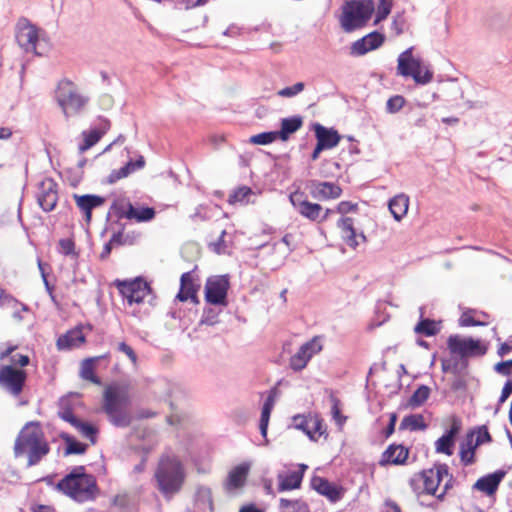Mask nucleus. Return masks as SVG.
I'll list each match as a JSON object with an SVG mask.
<instances>
[{
    "label": "nucleus",
    "instance_id": "28",
    "mask_svg": "<svg viewBox=\"0 0 512 512\" xmlns=\"http://www.w3.org/2000/svg\"><path fill=\"white\" fill-rule=\"evenodd\" d=\"M145 166V159L142 155H139L136 160L130 159L124 166H122L120 169L113 170L108 178L107 183L113 184L117 182L120 179L128 177L133 172L140 170L144 168Z\"/></svg>",
    "mask_w": 512,
    "mask_h": 512
},
{
    "label": "nucleus",
    "instance_id": "2",
    "mask_svg": "<svg viewBox=\"0 0 512 512\" xmlns=\"http://www.w3.org/2000/svg\"><path fill=\"white\" fill-rule=\"evenodd\" d=\"M154 478L159 492L166 499H171L181 491L186 473L183 464L175 455L164 454L159 459Z\"/></svg>",
    "mask_w": 512,
    "mask_h": 512
},
{
    "label": "nucleus",
    "instance_id": "32",
    "mask_svg": "<svg viewBox=\"0 0 512 512\" xmlns=\"http://www.w3.org/2000/svg\"><path fill=\"white\" fill-rule=\"evenodd\" d=\"M128 215L127 219L135 220L137 222H148L154 219L155 210L152 207H135L130 201L127 200Z\"/></svg>",
    "mask_w": 512,
    "mask_h": 512
},
{
    "label": "nucleus",
    "instance_id": "46",
    "mask_svg": "<svg viewBox=\"0 0 512 512\" xmlns=\"http://www.w3.org/2000/svg\"><path fill=\"white\" fill-rule=\"evenodd\" d=\"M128 213V205L126 200H114L107 214V219L114 214L118 219L126 218Z\"/></svg>",
    "mask_w": 512,
    "mask_h": 512
},
{
    "label": "nucleus",
    "instance_id": "44",
    "mask_svg": "<svg viewBox=\"0 0 512 512\" xmlns=\"http://www.w3.org/2000/svg\"><path fill=\"white\" fill-rule=\"evenodd\" d=\"M196 502L200 505L213 509V499L211 489L207 486H199L196 491Z\"/></svg>",
    "mask_w": 512,
    "mask_h": 512
},
{
    "label": "nucleus",
    "instance_id": "11",
    "mask_svg": "<svg viewBox=\"0 0 512 512\" xmlns=\"http://www.w3.org/2000/svg\"><path fill=\"white\" fill-rule=\"evenodd\" d=\"M57 101L66 117L70 113H78L88 102V98L80 95L70 82L61 84L57 92Z\"/></svg>",
    "mask_w": 512,
    "mask_h": 512
},
{
    "label": "nucleus",
    "instance_id": "17",
    "mask_svg": "<svg viewBox=\"0 0 512 512\" xmlns=\"http://www.w3.org/2000/svg\"><path fill=\"white\" fill-rule=\"evenodd\" d=\"M311 489L318 494L326 497L331 503L340 501L345 493V489L327 478L314 475L310 480Z\"/></svg>",
    "mask_w": 512,
    "mask_h": 512
},
{
    "label": "nucleus",
    "instance_id": "31",
    "mask_svg": "<svg viewBox=\"0 0 512 512\" xmlns=\"http://www.w3.org/2000/svg\"><path fill=\"white\" fill-rule=\"evenodd\" d=\"M389 210L396 221H400L408 211L409 197L405 194H399L389 200Z\"/></svg>",
    "mask_w": 512,
    "mask_h": 512
},
{
    "label": "nucleus",
    "instance_id": "1",
    "mask_svg": "<svg viewBox=\"0 0 512 512\" xmlns=\"http://www.w3.org/2000/svg\"><path fill=\"white\" fill-rule=\"evenodd\" d=\"M50 452V446L45 438L44 431L39 421L27 422L19 431L13 447L15 458L25 457L27 467H32Z\"/></svg>",
    "mask_w": 512,
    "mask_h": 512
},
{
    "label": "nucleus",
    "instance_id": "9",
    "mask_svg": "<svg viewBox=\"0 0 512 512\" xmlns=\"http://www.w3.org/2000/svg\"><path fill=\"white\" fill-rule=\"evenodd\" d=\"M15 37L18 45L26 53H34L40 55L37 52V42L39 40L38 28L31 23V21L25 17L18 19L15 26Z\"/></svg>",
    "mask_w": 512,
    "mask_h": 512
},
{
    "label": "nucleus",
    "instance_id": "55",
    "mask_svg": "<svg viewBox=\"0 0 512 512\" xmlns=\"http://www.w3.org/2000/svg\"><path fill=\"white\" fill-rule=\"evenodd\" d=\"M337 213L346 215L348 213H355L358 211V204L351 201H341L336 206Z\"/></svg>",
    "mask_w": 512,
    "mask_h": 512
},
{
    "label": "nucleus",
    "instance_id": "43",
    "mask_svg": "<svg viewBox=\"0 0 512 512\" xmlns=\"http://www.w3.org/2000/svg\"><path fill=\"white\" fill-rule=\"evenodd\" d=\"M280 139L277 131H267L251 136L250 143L255 145H268Z\"/></svg>",
    "mask_w": 512,
    "mask_h": 512
},
{
    "label": "nucleus",
    "instance_id": "20",
    "mask_svg": "<svg viewBox=\"0 0 512 512\" xmlns=\"http://www.w3.org/2000/svg\"><path fill=\"white\" fill-rule=\"evenodd\" d=\"M506 476V471L496 470L493 473H489L480 477L473 485V489L485 493L487 496L494 495L502 480Z\"/></svg>",
    "mask_w": 512,
    "mask_h": 512
},
{
    "label": "nucleus",
    "instance_id": "13",
    "mask_svg": "<svg viewBox=\"0 0 512 512\" xmlns=\"http://www.w3.org/2000/svg\"><path fill=\"white\" fill-rule=\"evenodd\" d=\"M289 201L302 217L313 222L320 220L323 207L318 203L308 201L304 192L299 190L292 192L289 195Z\"/></svg>",
    "mask_w": 512,
    "mask_h": 512
},
{
    "label": "nucleus",
    "instance_id": "45",
    "mask_svg": "<svg viewBox=\"0 0 512 512\" xmlns=\"http://www.w3.org/2000/svg\"><path fill=\"white\" fill-rule=\"evenodd\" d=\"M59 405H60V410L58 411L59 418L62 419L63 421L68 422L69 424H71L74 427L80 419L75 416L71 407L66 406V401L64 399L60 400Z\"/></svg>",
    "mask_w": 512,
    "mask_h": 512
},
{
    "label": "nucleus",
    "instance_id": "50",
    "mask_svg": "<svg viewBox=\"0 0 512 512\" xmlns=\"http://www.w3.org/2000/svg\"><path fill=\"white\" fill-rule=\"evenodd\" d=\"M405 102L406 100L402 95H394L387 100L386 111L390 114L397 113L403 108Z\"/></svg>",
    "mask_w": 512,
    "mask_h": 512
},
{
    "label": "nucleus",
    "instance_id": "35",
    "mask_svg": "<svg viewBox=\"0 0 512 512\" xmlns=\"http://www.w3.org/2000/svg\"><path fill=\"white\" fill-rule=\"evenodd\" d=\"M427 424L422 414H410L405 416L399 426V430L409 429L411 431L425 430Z\"/></svg>",
    "mask_w": 512,
    "mask_h": 512
},
{
    "label": "nucleus",
    "instance_id": "26",
    "mask_svg": "<svg viewBox=\"0 0 512 512\" xmlns=\"http://www.w3.org/2000/svg\"><path fill=\"white\" fill-rule=\"evenodd\" d=\"M250 471V463L243 462L237 466H235L233 469L230 470L228 473L226 482H225V488L227 490H236L239 488H242L247 480V477L249 475Z\"/></svg>",
    "mask_w": 512,
    "mask_h": 512
},
{
    "label": "nucleus",
    "instance_id": "57",
    "mask_svg": "<svg viewBox=\"0 0 512 512\" xmlns=\"http://www.w3.org/2000/svg\"><path fill=\"white\" fill-rule=\"evenodd\" d=\"M512 369V359L507 361H500L494 365V370L498 374L509 376L511 374Z\"/></svg>",
    "mask_w": 512,
    "mask_h": 512
},
{
    "label": "nucleus",
    "instance_id": "47",
    "mask_svg": "<svg viewBox=\"0 0 512 512\" xmlns=\"http://www.w3.org/2000/svg\"><path fill=\"white\" fill-rule=\"evenodd\" d=\"M454 445L455 441L443 434L435 442L436 452L451 456L453 454Z\"/></svg>",
    "mask_w": 512,
    "mask_h": 512
},
{
    "label": "nucleus",
    "instance_id": "39",
    "mask_svg": "<svg viewBox=\"0 0 512 512\" xmlns=\"http://www.w3.org/2000/svg\"><path fill=\"white\" fill-rule=\"evenodd\" d=\"M74 428H76L84 437L89 439L92 444L97 442V435L99 430L95 425L83 420H79Z\"/></svg>",
    "mask_w": 512,
    "mask_h": 512
},
{
    "label": "nucleus",
    "instance_id": "37",
    "mask_svg": "<svg viewBox=\"0 0 512 512\" xmlns=\"http://www.w3.org/2000/svg\"><path fill=\"white\" fill-rule=\"evenodd\" d=\"M310 423H311L310 417H306L301 414L295 415L292 418V427L293 428H295L297 430H301L308 436V438L310 440L316 441L317 438H316V436H314V433L310 428Z\"/></svg>",
    "mask_w": 512,
    "mask_h": 512
},
{
    "label": "nucleus",
    "instance_id": "51",
    "mask_svg": "<svg viewBox=\"0 0 512 512\" xmlns=\"http://www.w3.org/2000/svg\"><path fill=\"white\" fill-rule=\"evenodd\" d=\"M472 430H475V435H477L475 439V446L492 442V436L486 425L475 427Z\"/></svg>",
    "mask_w": 512,
    "mask_h": 512
},
{
    "label": "nucleus",
    "instance_id": "54",
    "mask_svg": "<svg viewBox=\"0 0 512 512\" xmlns=\"http://www.w3.org/2000/svg\"><path fill=\"white\" fill-rule=\"evenodd\" d=\"M304 87L305 84L303 82H297L292 86H287L278 91V95L281 97L290 98L302 92L304 90Z\"/></svg>",
    "mask_w": 512,
    "mask_h": 512
},
{
    "label": "nucleus",
    "instance_id": "3",
    "mask_svg": "<svg viewBox=\"0 0 512 512\" xmlns=\"http://www.w3.org/2000/svg\"><path fill=\"white\" fill-rule=\"evenodd\" d=\"M56 489L78 502L94 500L99 492L95 476L84 466H75L56 485Z\"/></svg>",
    "mask_w": 512,
    "mask_h": 512
},
{
    "label": "nucleus",
    "instance_id": "6",
    "mask_svg": "<svg viewBox=\"0 0 512 512\" xmlns=\"http://www.w3.org/2000/svg\"><path fill=\"white\" fill-rule=\"evenodd\" d=\"M413 47L403 51L397 59V74L405 78L411 77L416 84L426 85L433 79V72L423 69L422 60L413 56Z\"/></svg>",
    "mask_w": 512,
    "mask_h": 512
},
{
    "label": "nucleus",
    "instance_id": "22",
    "mask_svg": "<svg viewBox=\"0 0 512 512\" xmlns=\"http://www.w3.org/2000/svg\"><path fill=\"white\" fill-rule=\"evenodd\" d=\"M408 455V448L404 447L401 444H390L382 453L379 465H402L406 462Z\"/></svg>",
    "mask_w": 512,
    "mask_h": 512
},
{
    "label": "nucleus",
    "instance_id": "30",
    "mask_svg": "<svg viewBox=\"0 0 512 512\" xmlns=\"http://www.w3.org/2000/svg\"><path fill=\"white\" fill-rule=\"evenodd\" d=\"M424 308H420V319L414 327V332L426 337H432L439 333L440 327L435 320L424 317Z\"/></svg>",
    "mask_w": 512,
    "mask_h": 512
},
{
    "label": "nucleus",
    "instance_id": "18",
    "mask_svg": "<svg viewBox=\"0 0 512 512\" xmlns=\"http://www.w3.org/2000/svg\"><path fill=\"white\" fill-rule=\"evenodd\" d=\"M321 349L322 345L317 337H314L310 341L304 343L297 353L290 358V368L296 372L301 371L306 367L312 356L320 352Z\"/></svg>",
    "mask_w": 512,
    "mask_h": 512
},
{
    "label": "nucleus",
    "instance_id": "16",
    "mask_svg": "<svg viewBox=\"0 0 512 512\" xmlns=\"http://www.w3.org/2000/svg\"><path fill=\"white\" fill-rule=\"evenodd\" d=\"M418 481L423 483V492L436 495L438 487L444 476L448 475V465L445 463L436 464L434 468L423 470Z\"/></svg>",
    "mask_w": 512,
    "mask_h": 512
},
{
    "label": "nucleus",
    "instance_id": "52",
    "mask_svg": "<svg viewBox=\"0 0 512 512\" xmlns=\"http://www.w3.org/2000/svg\"><path fill=\"white\" fill-rule=\"evenodd\" d=\"M59 251L65 256L72 255L77 257L78 254L75 252V242L71 238H64L59 240Z\"/></svg>",
    "mask_w": 512,
    "mask_h": 512
},
{
    "label": "nucleus",
    "instance_id": "4",
    "mask_svg": "<svg viewBox=\"0 0 512 512\" xmlns=\"http://www.w3.org/2000/svg\"><path fill=\"white\" fill-rule=\"evenodd\" d=\"M128 397L117 387L109 386L103 394L102 409L115 427L126 428L132 423V416L126 410Z\"/></svg>",
    "mask_w": 512,
    "mask_h": 512
},
{
    "label": "nucleus",
    "instance_id": "23",
    "mask_svg": "<svg viewBox=\"0 0 512 512\" xmlns=\"http://www.w3.org/2000/svg\"><path fill=\"white\" fill-rule=\"evenodd\" d=\"M337 227L341 230L342 237L349 247L356 248L359 245L357 238L363 242L366 241V236L363 232L357 233L354 228V220L351 217H341L337 221Z\"/></svg>",
    "mask_w": 512,
    "mask_h": 512
},
{
    "label": "nucleus",
    "instance_id": "42",
    "mask_svg": "<svg viewBox=\"0 0 512 512\" xmlns=\"http://www.w3.org/2000/svg\"><path fill=\"white\" fill-rule=\"evenodd\" d=\"M329 399L331 402L332 417L335 420L337 426L339 428H342V426L344 425V423L347 420V417L341 413V409H340L341 402H340L339 398L334 395V393L330 394Z\"/></svg>",
    "mask_w": 512,
    "mask_h": 512
},
{
    "label": "nucleus",
    "instance_id": "58",
    "mask_svg": "<svg viewBox=\"0 0 512 512\" xmlns=\"http://www.w3.org/2000/svg\"><path fill=\"white\" fill-rule=\"evenodd\" d=\"M460 459H461V462L463 463V465L468 466L475 462V454H474V452L466 450L465 444H461Z\"/></svg>",
    "mask_w": 512,
    "mask_h": 512
},
{
    "label": "nucleus",
    "instance_id": "19",
    "mask_svg": "<svg viewBox=\"0 0 512 512\" xmlns=\"http://www.w3.org/2000/svg\"><path fill=\"white\" fill-rule=\"evenodd\" d=\"M385 41V35L379 31H372L358 39L351 45V55L362 56L369 51L378 49Z\"/></svg>",
    "mask_w": 512,
    "mask_h": 512
},
{
    "label": "nucleus",
    "instance_id": "48",
    "mask_svg": "<svg viewBox=\"0 0 512 512\" xmlns=\"http://www.w3.org/2000/svg\"><path fill=\"white\" fill-rule=\"evenodd\" d=\"M221 310L213 307H207L204 309L200 324L208 326H214L219 322V314Z\"/></svg>",
    "mask_w": 512,
    "mask_h": 512
},
{
    "label": "nucleus",
    "instance_id": "21",
    "mask_svg": "<svg viewBox=\"0 0 512 512\" xmlns=\"http://www.w3.org/2000/svg\"><path fill=\"white\" fill-rule=\"evenodd\" d=\"M73 198L77 207L84 213L87 224L91 222L93 209L102 206L106 202V198L95 194H74Z\"/></svg>",
    "mask_w": 512,
    "mask_h": 512
},
{
    "label": "nucleus",
    "instance_id": "62",
    "mask_svg": "<svg viewBox=\"0 0 512 512\" xmlns=\"http://www.w3.org/2000/svg\"><path fill=\"white\" fill-rule=\"evenodd\" d=\"M396 422H397V415L395 413H391L390 417H389V422H388L386 428L383 430V435L385 436V438L390 437L394 433Z\"/></svg>",
    "mask_w": 512,
    "mask_h": 512
},
{
    "label": "nucleus",
    "instance_id": "24",
    "mask_svg": "<svg viewBox=\"0 0 512 512\" xmlns=\"http://www.w3.org/2000/svg\"><path fill=\"white\" fill-rule=\"evenodd\" d=\"M312 129L315 132V138L326 150L336 147L341 135L334 128H327L320 123H314Z\"/></svg>",
    "mask_w": 512,
    "mask_h": 512
},
{
    "label": "nucleus",
    "instance_id": "36",
    "mask_svg": "<svg viewBox=\"0 0 512 512\" xmlns=\"http://www.w3.org/2000/svg\"><path fill=\"white\" fill-rule=\"evenodd\" d=\"M106 355L95 357V358H87L82 361L81 364V377L85 380H89L94 384H100V379L94 373V364L101 358H105Z\"/></svg>",
    "mask_w": 512,
    "mask_h": 512
},
{
    "label": "nucleus",
    "instance_id": "5",
    "mask_svg": "<svg viewBox=\"0 0 512 512\" xmlns=\"http://www.w3.org/2000/svg\"><path fill=\"white\" fill-rule=\"evenodd\" d=\"M375 11L373 0H350L342 7L340 24L342 29L353 32L366 26Z\"/></svg>",
    "mask_w": 512,
    "mask_h": 512
},
{
    "label": "nucleus",
    "instance_id": "29",
    "mask_svg": "<svg viewBox=\"0 0 512 512\" xmlns=\"http://www.w3.org/2000/svg\"><path fill=\"white\" fill-rule=\"evenodd\" d=\"M303 126V117L294 115L281 119L280 130H277L281 141H287L290 136L296 133Z\"/></svg>",
    "mask_w": 512,
    "mask_h": 512
},
{
    "label": "nucleus",
    "instance_id": "56",
    "mask_svg": "<svg viewBox=\"0 0 512 512\" xmlns=\"http://www.w3.org/2000/svg\"><path fill=\"white\" fill-rule=\"evenodd\" d=\"M460 326L463 327H470V326H484L486 325L485 322H482L480 320H476L474 317H472L468 313H463L459 319Z\"/></svg>",
    "mask_w": 512,
    "mask_h": 512
},
{
    "label": "nucleus",
    "instance_id": "59",
    "mask_svg": "<svg viewBox=\"0 0 512 512\" xmlns=\"http://www.w3.org/2000/svg\"><path fill=\"white\" fill-rule=\"evenodd\" d=\"M310 421L313 425L311 430L313 431L314 435L317 433L319 436H322L326 434V428L324 427L323 420L319 418L318 416H310Z\"/></svg>",
    "mask_w": 512,
    "mask_h": 512
},
{
    "label": "nucleus",
    "instance_id": "12",
    "mask_svg": "<svg viewBox=\"0 0 512 512\" xmlns=\"http://www.w3.org/2000/svg\"><path fill=\"white\" fill-rule=\"evenodd\" d=\"M230 288L229 276L211 277L205 284V300L215 306L227 305V294Z\"/></svg>",
    "mask_w": 512,
    "mask_h": 512
},
{
    "label": "nucleus",
    "instance_id": "41",
    "mask_svg": "<svg viewBox=\"0 0 512 512\" xmlns=\"http://www.w3.org/2000/svg\"><path fill=\"white\" fill-rule=\"evenodd\" d=\"M279 507L282 510H286L291 508V512H309L310 508L308 504L302 499L289 500L286 498H281L279 501Z\"/></svg>",
    "mask_w": 512,
    "mask_h": 512
},
{
    "label": "nucleus",
    "instance_id": "38",
    "mask_svg": "<svg viewBox=\"0 0 512 512\" xmlns=\"http://www.w3.org/2000/svg\"><path fill=\"white\" fill-rule=\"evenodd\" d=\"M105 131H101L99 129H91L90 131H84L83 137L84 142L79 146V151L82 153L88 149H90L92 146H94L103 136Z\"/></svg>",
    "mask_w": 512,
    "mask_h": 512
},
{
    "label": "nucleus",
    "instance_id": "63",
    "mask_svg": "<svg viewBox=\"0 0 512 512\" xmlns=\"http://www.w3.org/2000/svg\"><path fill=\"white\" fill-rule=\"evenodd\" d=\"M451 390L453 391H462L467 388V382L463 377L456 376L450 385Z\"/></svg>",
    "mask_w": 512,
    "mask_h": 512
},
{
    "label": "nucleus",
    "instance_id": "15",
    "mask_svg": "<svg viewBox=\"0 0 512 512\" xmlns=\"http://www.w3.org/2000/svg\"><path fill=\"white\" fill-rule=\"evenodd\" d=\"M57 183L52 178H45L39 183L37 203L44 212L55 209L58 202Z\"/></svg>",
    "mask_w": 512,
    "mask_h": 512
},
{
    "label": "nucleus",
    "instance_id": "7",
    "mask_svg": "<svg viewBox=\"0 0 512 512\" xmlns=\"http://www.w3.org/2000/svg\"><path fill=\"white\" fill-rule=\"evenodd\" d=\"M447 345L452 354H457L461 357L462 368H467V358L483 356L487 352V347L480 340H475L471 337L461 338L459 335H450Z\"/></svg>",
    "mask_w": 512,
    "mask_h": 512
},
{
    "label": "nucleus",
    "instance_id": "53",
    "mask_svg": "<svg viewBox=\"0 0 512 512\" xmlns=\"http://www.w3.org/2000/svg\"><path fill=\"white\" fill-rule=\"evenodd\" d=\"M251 189L247 186H242L235 190L232 194L229 195L228 202L230 204L236 202H244L245 199L251 194Z\"/></svg>",
    "mask_w": 512,
    "mask_h": 512
},
{
    "label": "nucleus",
    "instance_id": "40",
    "mask_svg": "<svg viewBox=\"0 0 512 512\" xmlns=\"http://www.w3.org/2000/svg\"><path fill=\"white\" fill-rule=\"evenodd\" d=\"M430 388L426 385H420L411 395L409 405L413 408L423 405L430 396Z\"/></svg>",
    "mask_w": 512,
    "mask_h": 512
},
{
    "label": "nucleus",
    "instance_id": "34",
    "mask_svg": "<svg viewBox=\"0 0 512 512\" xmlns=\"http://www.w3.org/2000/svg\"><path fill=\"white\" fill-rule=\"evenodd\" d=\"M278 491H289L293 489H298L302 483V472L292 471L287 475L279 474L278 475Z\"/></svg>",
    "mask_w": 512,
    "mask_h": 512
},
{
    "label": "nucleus",
    "instance_id": "25",
    "mask_svg": "<svg viewBox=\"0 0 512 512\" xmlns=\"http://www.w3.org/2000/svg\"><path fill=\"white\" fill-rule=\"evenodd\" d=\"M86 342V337L82 332V326H76L70 329L65 334L58 337L56 347L58 350H70L74 347H79Z\"/></svg>",
    "mask_w": 512,
    "mask_h": 512
},
{
    "label": "nucleus",
    "instance_id": "60",
    "mask_svg": "<svg viewBox=\"0 0 512 512\" xmlns=\"http://www.w3.org/2000/svg\"><path fill=\"white\" fill-rule=\"evenodd\" d=\"M118 351L126 354L128 356V358L132 361V363L136 364L137 362V355L135 353V351L132 349L131 346H129L127 343L125 342H120L118 344Z\"/></svg>",
    "mask_w": 512,
    "mask_h": 512
},
{
    "label": "nucleus",
    "instance_id": "14",
    "mask_svg": "<svg viewBox=\"0 0 512 512\" xmlns=\"http://www.w3.org/2000/svg\"><path fill=\"white\" fill-rule=\"evenodd\" d=\"M306 189L311 197L318 201L337 199L342 194V188L337 183L314 179L306 182Z\"/></svg>",
    "mask_w": 512,
    "mask_h": 512
},
{
    "label": "nucleus",
    "instance_id": "33",
    "mask_svg": "<svg viewBox=\"0 0 512 512\" xmlns=\"http://www.w3.org/2000/svg\"><path fill=\"white\" fill-rule=\"evenodd\" d=\"M60 438L65 442V450L64 455H81L84 454L88 448V445L78 441L72 435L62 432L60 433Z\"/></svg>",
    "mask_w": 512,
    "mask_h": 512
},
{
    "label": "nucleus",
    "instance_id": "49",
    "mask_svg": "<svg viewBox=\"0 0 512 512\" xmlns=\"http://www.w3.org/2000/svg\"><path fill=\"white\" fill-rule=\"evenodd\" d=\"M392 3L389 0H379L374 24L385 20L391 12Z\"/></svg>",
    "mask_w": 512,
    "mask_h": 512
},
{
    "label": "nucleus",
    "instance_id": "64",
    "mask_svg": "<svg viewBox=\"0 0 512 512\" xmlns=\"http://www.w3.org/2000/svg\"><path fill=\"white\" fill-rule=\"evenodd\" d=\"M419 478H420V473H417L409 481L410 487L417 494L424 493L423 492V483H422V481H418Z\"/></svg>",
    "mask_w": 512,
    "mask_h": 512
},
{
    "label": "nucleus",
    "instance_id": "10",
    "mask_svg": "<svg viewBox=\"0 0 512 512\" xmlns=\"http://www.w3.org/2000/svg\"><path fill=\"white\" fill-rule=\"evenodd\" d=\"M27 380V373L13 365H4L0 368V388L13 396L22 393Z\"/></svg>",
    "mask_w": 512,
    "mask_h": 512
},
{
    "label": "nucleus",
    "instance_id": "27",
    "mask_svg": "<svg viewBox=\"0 0 512 512\" xmlns=\"http://www.w3.org/2000/svg\"><path fill=\"white\" fill-rule=\"evenodd\" d=\"M198 288L199 286L193 281L191 272H185L181 275L180 290L176 295V299L181 302H185L190 299L193 303L197 304L199 302L197 297Z\"/></svg>",
    "mask_w": 512,
    "mask_h": 512
},
{
    "label": "nucleus",
    "instance_id": "8",
    "mask_svg": "<svg viewBox=\"0 0 512 512\" xmlns=\"http://www.w3.org/2000/svg\"><path fill=\"white\" fill-rule=\"evenodd\" d=\"M115 286L129 305L143 303L145 297L152 293L150 285L140 277L134 280H116Z\"/></svg>",
    "mask_w": 512,
    "mask_h": 512
},
{
    "label": "nucleus",
    "instance_id": "61",
    "mask_svg": "<svg viewBox=\"0 0 512 512\" xmlns=\"http://www.w3.org/2000/svg\"><path fill=\"white\" fill-rule=\"evenodd\" d=\"M10 361L13 365H19L21 368L26 367L30 363V358L23 354H13L10 357Z\"/></svg>",
    "mask_w": 512,
    "mask_h": 512
}]
</instances>
